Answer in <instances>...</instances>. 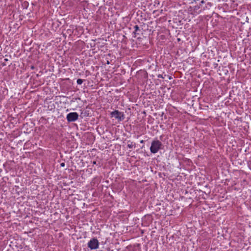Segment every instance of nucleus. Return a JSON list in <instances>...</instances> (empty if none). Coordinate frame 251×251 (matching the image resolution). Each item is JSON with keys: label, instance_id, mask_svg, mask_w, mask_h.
Here are the masks:
<instances>
[{"label": "nucleus", "instance_id": "f03ea898", "mask_svg": "<svg viewBox=\"0 0 251 251\" xmlns=\"http://www.w3.org/2000/svg\"><path fill=\"white\" fill-rule=\"evenodd\" d=\"M111 117H115L119 121H123L125 119V115L123 112L115 110L110 113Z\"/></svg>", "mask_w": 251, "mask_h": 251}, {"label": "nucleus", "instance_id": "1a4fd4ad", "mask_svg": "<svg viewBox=\"0 0 251 251\" xmlns=\"http://www.w3.org/2000/svg\"><path fill=\"white\" fill-rule=\"evenodd\" d=\"M157 77L158 78H164V77L162 75H158Z\"/></svg>", "mask_w": 251, "mask_h": 251}, {"label": "nucleus", "instance_id": "9b49d317", "mask_svg": "<svg viewBox=\"0 0 251 251\" xmlns=\"http://www.w3.org/2000/svg\"><path fill=\"white\" fill-rule=\"evenodd\" d=\"M205 3V1L203 0H202L201 1V4H203Z\"/></svg>", "mask_w": 251, "mask_h": 251}, {"label": "nucleus", "instance_id": "7ed1b4c3", "mask_svg": "<svg viewBox=\"0 0 251 251\" xmlns=\"http://www.w3.org/2000/svg\"><path fill=\"white\" fill-rule=\"evenodd\" d=\"M99 242L97 239L92 238L88 243V247L91 250H95L99 248Z\"/></svg>", "mask_w": 251, "mask_h": 251}, {"label": "nucleus", "instance_id": "20e7f679", "mask_svg": "<svg viewBox=\"0 0 251 251\" xmlns=\"http://www.w3.org/2000/svg\"><path fill=\"white\" fill-rule=\"evenodd\" d=\"M78 114L76 112H71L66 116V119L68 122H73L78 119Z\"/></svg>", "mask_w": 251, "mask_h": 251}, {"label": "nucleus", "instance_id": "2eb2a0df", "mask_svg": "<svg viewBox=\"0 0 251 251\" xmlns=\"http://www.w3.org/2000/svg\"><path fill=\"white\" fill-rule=\"evenodd\" d=\"M169 79H171L172 78V77L171 76H170V77H169Z\"/></svg>", "mask_w": 251, "mask_h": 251}, {"label": "nucleus", "instance_id": "0eeeda50", "mask_svg": "<svg viewBox=\"0 0 251 251\" xmlns=\"http://www.w3.org/2000/svg\"><path fill=\"white\" fill-rule=\"evenodd\" d=\"M83 82V80L82 79H80V78H79L77 80V84H78V85H80Z\"/></svg>", "mask_w": 251, "mask_h": 251}, {"label": "nucleus", "instance_id": "9d476101", "mask_svg": "<svg viewBox=\"0 0 251 251\" xmlns=\"http://www.w3.org/2000/svg\"><path fill=\"white\" fill-rule=\"evenodd\" d=\"M61 167H64L65 166V163L63 162L60 164Z\"/></svg>", "mask_w": 251, "mask_h": 251}, {"label": "nucleus", "instance_id": "6e6552de", "mask_svg": "<svg viewBox=\"0 0 251 251\" xmlns=\"http://www.w3.org/2000/svg\"><path fill=\"white\" fill-rule=\"evenodd\" d=\"M207 5L209 7H211L212 6V3L210 2H207Z\"/></svg>", "mask_w": 251, "mask_h": 251}, {"label": "nucleus", "instance_id": "f8f14e48", "mask_svg": "<svg viewBox=\"0 0 251 251\" xmlns=\"http://www.w3.org/2000/svg\"><path fill=\"white\" fill-rule=\"evenodd\" d=\"M93 164H96V161H94L93 162Z\"/></svg>", "mask_w": 251, "mask_h": 251}, {"label": "nucleus", "instance_id": "dca6fc26", "mask_svg": "<svg viewBox=\"0 0 251 251\" xmlns=\"http://www.w3.org/2000/svg\"><path fill=\"white\" fill-rule=\"evenodd\" d=\"M77 99H78V100H80V98H77Z\"/></svg>", "mask_w": 251, "mask_h": 251}, {"label": "nucleus", "instance_id": "423d86ee", "mask_svg": "<svg viewBox=\"0 0 251 251\" xmlns=\"http://www.w3.org/2000/svg\"><path fill=\"white\" fill-rule=\"evenodd\" d=\"M134 28L135 29V31H134L133 33L135 34H136V32L139 30V27L137 25H136L134 26Z\"/></svg>", "mask_w": 251, "mask_h": 251}, {"label": "nucleus", "instance_id": "ddd939ff", "mask_svg": "<svg viewBox=\"0 0 251 251\" xmlns=\"http://www.w3.org/2000/svg\"><path fill=\"white\" fill-rule=\"evenodd\" d=\"M144 142V140H141L140 141V143H143Z\"/></svg>", "mask_w": 251, "mask_h": 251}, {"label": "nucleus", "instance_id": "f257e3e1", "mask_svg": "<svg viewBox=\"0 0 251 251\" xmlns=\"http://www.w3.org/2000/svg\"><path fill=\"white\" fill-rule=\"evenodd\" d=\"M163 145L162 143L158 140H154L151 143L150 151L152 153H157L160 149H162Z\"/></svg>", "mask_w": 251, "mask_h": 251}, {"label": "nucleus", "instance_id": "4468645a", "mask_svg": "<svg viewBox=\"0 0 251 251\" xmlns=\"http://www.w3.org/2000/svg\"><path fill=\"white\" fill-rule=\"evenodd\" d=\"M107 64H110V62L108 60L107 61V63H106Z\"/></svg>", "mask_w": 251, "mask_h": 251}, {"label": "nucleus", "instance_id": "39448f33", "mask_svg": "<svg viewBox=\"0 0 251 251\" xmlns=\"http://www.w3.org/2000/svg\"><path fill=\"white\" fill-rule=\"evenodd\" d=\"M136 144L135 143H133L132 142H130V141H128L127 147L129 149H132L133 147L135 148Z\"/></svg>", "mask_w": 251, "mask_h": 251}]
</instances>
